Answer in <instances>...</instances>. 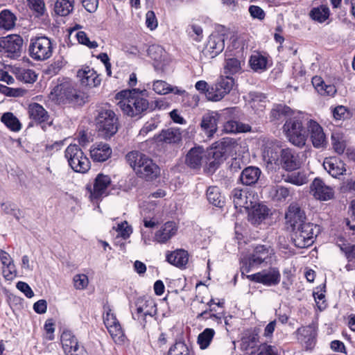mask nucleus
Returning a JSON list of instances; mask_svg holds the SVG:
<instances>
[{
	"label": "nucleus",
	"mask_w": 355,
	"mask_h": 355,
	"mask_svg": "<svg viewBox=\"0 0 355 355\" xmlns=\"http://www.w3.org/2000/svg\"><path fill=\"white\" fill-rule=\"evenodd\" d=\"M107 331L116 343L121 344L124 342L125 336L121 324L110 327Z\"/></svg>",
	"instance_id": "nucleus-55"
},
{
	"label": "nucleus",
	"mask_w": 355,
	"mask_h": 355,
	"mask_svg": "<svg viewBox=\"0 0 355 355\" xmlns=\"http://www.w3.org/2000/svg\"><path fill=\"white\" fill-rule=\"evenodd\" d=\"M293 231L295 232L293 239L295 245L299 248H305L313 245L320 232V227L318 225L306 223Z\"/></svg>",
	"instance_id": "nucleus-4"
},
{
	"label": "nucleus",
	"mask_w": 355,
	"mask_h": 355,
	"mask_svg": "<svg viewBox=\"0 0 355 355\" xmlns=\"http://www.w3.org/2000/svg\"><path fill=\"white\" fill-rule=\"evenodd\" d=\"M74 0H57L55 3V12L60 16L68 15L73 8Z\"/></svg>",
	"instance_id": "nucleus-44"
},
{
	"label": "nucleus",
	"mask_w": 355,
	"mask_h": 355,
	"mask_svg": "<svg viewBox=\"0 0 355 355\" xmlns=\"http://www.w3.org/2000/svg\"><path fill=\"white\" fill-rule=\"evenodd\" d=\"M207 198L208 201L216 207H222L223 199L216 187H209L207 190Z\"/></svg>",
	"instance_id": "nucleus-48"
},
{
	"label": "nucleus",
	"mask_w": 355,
	"mask_h": 355,
	"mask_svg": "<svg viewBox=\"0 0 355 355\" xmlns=\"http://www.w3.org/2000/svg\"><path fill=\"white\" fill-rule=\"evenodd\" d=\"M104 311L103 320L107 329L120 324L116 315L109 306L104 307Z\"/></svg>",
	"instance_id": "nucleus-53"
},
{
	"label": "nucleus",
	"mask_w": 355,
	"mask_h": 355,
	"mask_svg": "<svg viewBox=\"0 0 355 355\" xmlns=\"http://www.w3.org/2000/svg\"><path fill=\"white\" fill-rule=\"evenodd\" d=\"M177 231L178 226L175 222H166L156 232L155 239L158 243H164L171 239L176 234Z\"/></svg>",
	"instance_id": "nucleus-31"
},
{
	"label": "nucleus",
	"mask_w": 355,
	"mask_h": 355,
	"mask_svg": "<svg viewBox=\"0 0 355 355\" xmlns=\"http://www.w3.org/2000/svg\"><path fill=\"white\" fill-rule=\"evenodd\" d=\"M214 335L215 331L211 328H206L200 333L198 336L197 340L200 349H207L209 346Z\"/></svg>",
	"instance_id": "nucleus-47"
},
{
	"label": "nucleus",
	"mask_w": 355,
	"mask_h": 355,
	"mask_svg": "<svg viewBox=\"0 0 355 355\" xmlns=\"http://www.w3.org/2000/svg\"><path fill=\"white\" fill-rule=\"evenodd\" d=\"M239 145L237 141L230 137L223 138L221 140L214 144L213 157L214 162L210 163V166L214 164L215 162L225 159L227 156H233L236 154Z\"/></svg>",
	"instance_id": "nucleus-9"
},
{
	"label": "nucleus",
	"mask_w": 355,
	"mask_h": 355,
	"mask_svg": "<svg viewBox=\"0 0 355 355\" xmlns=\"http://www.w3.org/2000/svg\"><path fill=\"white\" fill-rule=\"evenodd\" d=\"M323 167L333 178H338L346 171L345 164L338 157H326L323 162Z\"/></svg>",
	"instance_id": "nucleus-23"
},
{
	"label": "nucleus",
	"mask_w": 355,
	"mask_h": 355,
	"mask_svg": "<svg viewBox=\"0 0 355 355\" xmlns=\"http://www.w3.org/2000/svg\"><path fill=\"white\" fill-rule=\"evenodd\" d=\"M310 191L315 198L320 200H329L334 196V189L327 185L321 178H315L310 186Z\"/></svg>",
	"instance_id": "nucleus-17"
},
{
	"label": "nucleus",
	"mask_w": 355,
	"mask_h": 355,
	"mask_svg": "<svg viewBox=\"0 0 355 355\" xmlns=\"http://www.w3.org/2000/svg\"><path fill=\"white\" fill-rule=\"evenodd\" d=\"M242 63L244 64V62L235 58L226 59L224 65L225 74L230 76L231 75L240 73L242 71Z\"/></svg>",
	"instance_id": "nucleus-41"
},
{
	"label": "nucleus",
	"mask_w": 355,
	"mask_h": 355,
	"mask_svg": "<svg viewBox=\"0 0 355 355\" xmlns=\"http://www.w3.org/2000/svg\"><path fill=\"white\" fill-rule=\"evenodd\" d=\"M182 131L177 127H172L162 130L161 132L155 136L157 142H164L168 144H179L182 141Z\"/></svg>",
	"instance_id": "nucleus-21"
},
{
	"label": "nucleus",
	"mask_w": 355,
	"mask_h": 355,
	"mask_svg": "<svg viewBox=\"0 0 355 355\" xmlns=\"http://www.w3.org/2000/svg\"><path fill=\"white\" fill-rule=\"evenodd\" d=\"M261 174L258 167L248 166L241 173L240 180L243 184L250 186L257 182Z\"/></svg>",
	"instance_id": "nucleus-34"
},
{
	"label": "nucleus",
	"mask_w": 355,
	"mask_h": 355,
	"mask_svg": "<svg viewBox=\"0 0 355 355\" xmlns=\"http://www.w3.org/2000/svg\"><path fill=\"white\" fill-rule=\"evenodd\" d=\"M49 98L57 104L80 103L83 100L72 82L69 80H60L51 90Z\"/></svg>",
	"instance_id": "nucleus-2"
},
{
	"label": "nucleus",
	"mask_w": 355,
	"mask_h": 355,
	"mask_svg": "<svg viewBox=\"0 0 355 355\" xmlns=\"http://www.w3.org/2000/svg\"><path fill=\"white\" fill-rule=\"evenodd\" d=\"M76 37L80 44L85 45L89 49H95L98 46L97 42L96 41H90L84 31L77 32Z\"/></svg>",
	"instance_id": "nucleus-58"
},
{
	"label": "nucleus",
	"mask_w": 355,
	"mask_h": 355,
	"mask_svg": "<svg viewBox=\"0 0 355 355\" xmlns=\"http://www.w3.org/2000/svg\"><path fill=\"white\" fill-rule=\"evenodd\" d=\"M259 342V336L257 334L248 331L241 338V349L247 351L250 348H254Z\"/></svg>",
	"instance_id": "nucleus-45"
},
{
	"label": "nucleus",
	"mask_w": 355,
	"mask_h": 355,
	"mask_svg": "<svg viewBox=\"0 0 355 355\" xmlns=\"http://www.w3.org/2000/svg\"><path fill=\"white\" fill-rule=\"evenodd\" d=\"M146 94V90H123L116 94L115 98L119 101L117 105L122 112L129 116L134 117L148 110L149 103L145 98Z\"/></svg>",
	"instance_id": "nucleus-1"
},
{
	"label": "nucleus",
	"mask_w": 355,
	"mask_h": 355,
	"mask_svg": "<svg viewBox=\"0 0 355 355\" xmlns=\"http://www.w3.org/2000/svg\"><path fill=\"white\" fill-rule=\"evenodd\" d=\"M22 45L23 39L19 35L0 37V52L7 53L10 57L19 56Z\"/></svg>",
	"instance_id": "nucleus-13"
},
{
	"label": "nucleus",
	"mask_w": 355,
	"mask_h": 355,
	"mask_svg": "<svg viewBox=\"0 0 355 355\" xmlns=\"http://www.w3.org/2000/svg\"><path fill=\"white\" fill-rule=\"evenodd\" d=\"M64 153L69 165L74 171L84 173L90 168L89 159L76 144L69 145Z\"/></svg>",
	"instance_id": "nucleus-6"
},
{
	"label": "nucleus",
	"mask_w": 355,
	"mask_h": 355,
	"mask_svg": "<svg viewBox=\"0 0 355 355\" xmlns=\"http://www.w3.org/2000/svg\"><path fill=\"white\" fill-rule=\"evenodd\" d=\"M2 272L6 279H12L16 276V267L13 261L3 266Z\"/></svg>",
	"instance_id": "nucleus-64"
},
{
	"label": "nucleus",
	"mask_w": 355,
	"mask_h": 355,
	"mask_svg": "<svg viewBox=\"0 0 355 355\" xmlns=\"http://www.w3.org/2000/svg\"><path fill=\"white\" fill-rule=\"evenodd\" d=\"M283 129L291 144L300 148L305 146L309 135L303 127L300 114L288 119Z\"/></svg>",
	"instance_id": "nucleus-3"
},
{
	"label": "nucleus",
	"mask_w": 355,
	"mask_h": 355,
	"mask_svg": "<svg viewBox=\"0 0 355 355\" xmlns=\"http://www.w3.org/2000/svg\"><path fill=\"white\" fill-rule=\"evenodd\" d=\"M136 174L140 178L147 180H152L156 178L159 174V168L153 162L149 157L146 158L136 171Z\"/></svg>",
	"instance_id": "nucleus-24"
},
{
	"label": "nucleus",
	"mask_w": 355,
	"mask_h": 355,
	"mask_svg": "<svg viewBox=\"0 0 355 355\" xmlns=\"http://www.w3.org/2000/svg\"><path fill=\"white\" fill-rule=\"evenodd\" d=\"M224 47L225 42L223 35H211L201 52V55L207 59L214 58L223 51Z\"/></svg>",
	"instance_id": "nucleus-15"
},
{
	"label": "nucleus",
	"mask_w": 355,
	"mask_h": 355,
	"mask_svg": "<svg viewBox=\"0 0 355 355\" xmlns=\"http://www.w3.org/2000/svg\"><path fill=\"white\" fill-rule=\"evenodd\" d=\"M305 220L306 215L304 211L297 205H291L288 207L286 214V222L292 230H295L299 226L306 223Z\"/></svg>",
	"instance_id": "nucleus-19"
},
{
	"label": "nucleus",
	"mask_w": 355,
	"mask_h": 355,
	"mask_svg": "<svg viewBox=\"0 0 355 355\" xmlns=\"http://www.w3.org/2000/svg\"><path fill=\"white\" fill-rule=\"evenodd\" d=\"M294 111H293L288 106L282 104L274 105L270 112V119L272 121L278 122L286 120L295 116Z\"/></svg>",
	"instance_id": "nucleus-33"
},
{
	"label": "nucleus",
	"mask_w": 355,
	"mask_h": 355,
	"mask_svg": "<svg viewBox=\"0 0 355 355\" xmlns=\"http://www.w3.org/2000/svg\"><path fill=\"white\" fill-rule=\"evenodd\" d=\"M234 85V79L230 76H220L217 81L209 87L206 97L211 101H219L230 92Z\"/></svg>",
	"instance_id": "nucleus-8"
},
{
	"label": "nucleus",
	"mask_w": 355,
	"mask_h": 355,
	"mask_svg": "<svg viewBox=\"0 0 355 355\" xmlns=\"http://www.w3.org/2000/svg\"><path fill=\"white\" fill-rule=\"evenodd\" d=\"M223 130L227 133L247 132L251 130V127L248 124L231 120L225 123Z\"/></svg>",
	"instance_id": "nucleus-40"
},
{
	"label": "nucleus",
	"mask_w": 355,
	"mask_h": 355,
	"mask_svg": "<svg viewBox=\"0 0 355 355\" xmlns=\"http://www.w3.org/2000/svg\"><path fill=\"white\" fill-rule=\"evenodd\" d=\"M112 230L117 232L116 237H121L124 240L128 239L132 233V228L126 220L118 223L116 226L112 227Z\"/></svg>",
	"instance_id": "nucleus-50"
},
{
	"label": "nucleus",
	"mask_w": 355,
	"mask_h": 355,
	"mask_svg": "<svg viewBox=\"0 0 355 355\" xmlns=\"http://www.w3.org/2000/svg\"><path fill=\"white\" fill-rule=\"evenodd\" d=\"M146 25L150 31L155 30L158 26V21L153 11L149 10L146 14Z\"/></svg>",
	"instance_id": "nucleus-62"
},
{
	"label": "nucleus",
	"mask_w": 355,
	"mask_h": 355,
	"mask_svg": "<svg viewBox=\"0 0 355 355\" xmlns=\"http://www.w3.org/2000/svg\"><path fill=\"white\" fill-rule=\"evenodd\" d=\"M16 16L8 10H3L0 12V29L10 31L12 29L16 23Z\"/></svg>",
	"instance_id": "nucleus-38"
},
{
	"label": "nucleus",
	"mask_w": 355,
	"mask_h": 355,
	"mask_svg": "<svg viewBox=\"0 0 355 355\" xmlns=\"http://www.w3.org/2000/svg\"><path fill=\"white\" fill-rule=\"evenodd\" d=\"M250 280L262 284L267 286L277 285L281 279V275L279 270L276 268H270L268 270H263L261 272L249 275Z\"/></svg>",
	"instance_id": "nucleus-14"
},
{
	"label": "nucleus",
	"mask_w": 355,
	"mask_h": 355,
	"mask_svg": "<svg viewBox=\"0 0 355 355\" xmlns=\"http://www.w3.org/2000/svg\"><path fill=\"white\" fill-rule=\"evenodd\" d=\"M316 331L317 327L314 323L298 328L297 339L304 343L307 349L311 348L315 343Z\"/></svg>",
	"instance_id": "nucleus-26"
},
{
	"label": "nucleus",
	"mask_w": 355,
	"mask_h": 355,
	"mask_svg": "<svg viewBox=\"0 0 355 355\" xmlns=\"http://www.w3.org/2000/svg\"><path fill=\"white\" fill-rule=\"evenodd\" d=\"M306 128L313 147L315 148H325L327 141L322 126L317 121L310 119L306 123Z\"/></svg>",
	"instance_id": "nucleus-16"
},
{
	"label": "nucleus",
	"mask_w": 355,
	"mask_h": 355,
	"mask_svg": "<svg viewBox=\"0 0 355 355\" xmlns=\"http://www.w3.org/2000/svg\"><path fill=\"white\" fill-rule=\"evenodd\" d=\"M250 355H278L275 347L266 344L261 345L257 350L250 353Z\"/></svg>",
	"instance_id": "nucleus-57"
},
{
	"label": "nucleus",
	"mask_w": 355,
	"mask_h": 355,
	"mask_svg": "<svg viewBox=\"0 0 355 355\" xmlns=\"http://www.w3.org/2000/svg\"><path fill=\"white\" fill-rule=\"evenodd\" d=\"M28 51L30 57L34 60H46L49 59L53 53L51 40L45 36L31 38Z\"/></svg>",
	"instance_id": "nucleus-5"
},
{
	"label": "nucleus",
	"mask_w": 355,
	"mask_h": 355,
	"mask_svg": "<svg viewBox=\"0 0 355 355\" xmlns=\"http://www.w3.org/2000/svg\"><path fill=\"white\" fill-rule=\"evenodd\" d=\"M251 68L255 71H263L267 69L268 59L260 53H254L250 59Z\"/></svg>",
	"instance_id": "nucleus-43"
},
{
	"label": "nucleus",
	"mask_w": 355,
	"mask_h": 355,
	"mask_svg": "<svg viewBox=\"0 0 355 355\" xmlns=\"http://www.w3.org/2000/svg\"><path fill=\"white\" fill-rule=\"evenodd\" d=\"M15 75L18 80L26 83H33L37 80L35 72L29 69L19 68L15 71Z\"/></svg>",
	"instance_id": "nucleus-46"
},
{
	"label": "nucleus",
	"mask_w": 355,
	"mask_h": 355,
	"mask_svg": "<svg viewBox=\"0 0 355 355\" xmlns=\"http://www.w3.org/2000/svg\"><path fill=\"white\" fill-rule=\"evenodd\" d=\"M60 341L66 355H73L78 349V340L71 331H63L60 336Z\"/></svg>",
	"instance_id": "nucleus-30"
},
{
	"label": "nucleus",
	"mask_w": 355,
	"mask_h": 355,
	"mask_svg": "<svg viewBox=\"0 0 355 355\" xmlns=\"http://www.w3.org/2000/svg\"><path fill=\"white\" fill-rule=\"evenodd\" d=\"M167 355H190V351L184 342L177 341L170 347Z\"/></svg>",
	"instance_id": "nucleus-52"
},
{
	"label": "nucleus",
	"mask_w": 355,
	"mask_h": 355,
	"mask_svg": "<svg viewBox=\"0 0 355 355\" xmlns=\"http://www.w3.org/2000/svg\"><path fill=\"white\" fill-rule=\"evenodd\" d=\"M96 122L98 132L105 138H110L117 132V118L111 110H101Z\"/></svg>",
	"instance_id": "nucleus-7"
},
{
	"label": "nucleus",
	"mask_w": 355,
	"mask_h": 355,
	"mask_svg": "<svg viewBox=\"0 0 355 355\" xmlns=\"http://www.w3.org/2000/svg\"><path fill=\"white\" fill-rule=\"evenodd\" d=\"M111 184V178L106 175L99 173L94 180L93 187H88L89 198L93 202H98L108 194V187Z\"/></svg>",
	"instance_id": "nucleus-10"
},
{
	"label": "nucleus",
	"mask_w": 355,
	"mask_h": 355,
	"mask_svg": "<svg viewBox=\"0 0 355 355\" xmlns=\"http://www.w3.org/2000/svg\"><path fill=\"white\" fill-rule=\"evenodd\" d=\"M112 152L109 144L103 142L94 144L89 150L91 158L98 162L106 161L111 156Z\"/></svg>",
	"instance_id": "nucleus-27"
},
{
	"label": "nucleus",
	"mask_w": 355,
	"mask_h": 355,
	"mask_svg": "<svg viewBox=\"0 0 355 355\" xmlns=\"http://www.w3.org/2000/svg\"><path fill=\"white\" fill-rule=\"evenodd\" d=\"M279 143L277 141L267 140L262 149V157L268 168L277 166L282 152Z\"/></svg>",
	"instance_id": "nucleus-11"
},
{
	"label": "nucleus",
	"mask_w": 355,
	"mask_h": 355,
	"mask_svg": "<svg viewBox=\"0 0 355 355\" xmlns=\"http://www.w3.org/2000/svg\"><path fill=\"white\" fill-rule=\"evenodd\" d=\"M269 196L274 201L284 202L290 196V190L280 185L272 186L269 189Z\"/></svg>",
	"instance_id": "nucleus-39"
},
{
	"label": "nucleus",
	"mask_w": 355,
	"mask_h": 355,
	"mask_svg": "<svg viewBox=\"0 0 355 355\" xmlns=\"http://www.w3.org/2000/svg\"><path fill=\"white\" fill-rule=\"evenodd\" d=\"M30 7L38 15H42L45 12V4L43 0H28Z\"/></svg>",
	"instance_id": "nucleus-63"
},
{
	"label": "nucleus",
	"mask_w": 355,
	"mask_h": 355,
	"mask_svg": "<svg viewBox=\"0 0 355 355\" xmlns=\"http://www.w3.org/2000/svg\"><path fill=\"white\" fill-rule=\"evenodd\" d=\"M232 198L236 208L248 207L247 196L245 195V193L241 189H234L232 191Z\"/></svg>",
	"instance_id": "nucleus-51"
},
{
	"label": "nucleus",
	"mask_w": 355,
	"mask_h": 355,
	"mask_svg": "<svg viewBox=\"0 0 355 355\" xmlns=\"http://www.w3.org/2000/svg\"><path fill=\"white\" fill-rule=\"evenodd\" d=\"M206 160L205 153L202 147L192 148L187 154L186 164L191 168H199Z\"/></svg>",
	"instance_id": "nucleus-28"
},
{
	"label": "nucleus",
	"mask_w": 355,
	"mask_h": 355,
	"mask_svg": "<svg viewBox=\"0 0 355 355\" xmlns=\"http://www.w3.org/2000/svg\"><path fill=\"white\" fill-rule=\"evenodd\" d=\"M340 249L345 253L348 261L355 263V245L343 243L340 245Z\"/></svg>",
	"instance_id": "nucleus-61"
},
{
	"label": "nucleus",
	"mask_w": 355,
	"mask_h": 355,
	"mask_svg": "<svg viewBox=\"0 0 355 355\" xmlns=\"http://www.w3.org/2000/svg\"><path fill=\"white\" fill-rule=\"evenodd\" d=\"M153 89L155 93L159 95H166L169 93H173L182 96L187 95V92L184 89L176 86H172L166 81L161 80H157L153 82Z\"/></svg>",
	"instance_id": "nucleus-29"
},
{
	"label": "nucleus",
	"mask_w": 355,
	"mask_h": 355,
	"mask_svg": "<svg viewBox=\"0 0 355 355\" xmlns=\"http://www.w3.org/2000/svg\"><path fill=\"white\" fill-rule=\"evenodd\" d=\"M78 76L80 78L81 83L89 87H96L101 83V79L93 69L87 67L78 71Z\"/></svg>",
	"instance_id": "nucleus-32"
},
{
	"label": "nucleus",
	"mask_w": 355,
	"mask_h": 355,
	"mask_svg": "<svg viewBox=\"0 0 355 355\" xmlns=\"http://www.w3.org/2000/svg\"><path fill=\"white\" fill-rule=\"evenodd\" d=\"M1 121L12 131L17 132L21 129V123L11 112L4 113L1 116Z\"/></svg>",
	"instance_id": "nucleus-49"
},
{
	"label": "nucleus",
	"mask_w": 355,
	"mask_h": 355,
	"mask_svg": "<svg viewBox=\"0 0 355 355\" xmlns=\"http://www.w3.org/2000/svg\"><path fill=\"white\" fill-rule=\"evenodd\" d=\"M73 285L76 289L83 290L89 284V279L85 274H77L73 278Z\"/></svg>",
	"instance_id": "nucleus-59"
},
{
	"label": "nucleus",
	"mask_w": 355,
	"mask_h": 355,
	"mask_svg": "<svg viewBox=\"0 0 355 355\" xmlns=\"http://www.w3.org/2000/svg\"><path fill=\"white\" fill-rule=\"evenodd\" d=\"M166 260L168 263L175 266L182 267L187 263L189 255L187 251L178 250L167 254Z\"/></svg>",
	"instance_id": "nucleus-36"
},
{
	"label": "nucleus",
	"mask_w": 355,
	"mask_h": 355,
	"mask_svg": "<svg viewBox=\"0 0 355 355\" xmlns=\"http://www.w3.org/2000/svg\"><path fill=\"white\" fill-rule=\"evenodd\" d=\"M0 92L8 96H21L24 95L25 91L19 88L8 87L0 83Z\"/></svg>",
	"instance_id": "nucleus-60"
},
{
	"label": "nucleus",
	"mask_w": 355,
	"mask_h": 355,
	"mask_svg": "<svg viewBox=\"0 0 355 355\" xmlns=\"http://www.w3.org/2000/svg\"><path fill=\"white\" fill-rule=\"evenodd\" d=\"M286 182L297 186H302L308 182L306 175L301 172L293 173L286 177Z\"/></svg>",
	"instance_id": "nucleus-54"
},
{
	"label": "nucleus",
	"mask_w": 355,
	"mask_h": 355,
	"mask_svg": "<svg viewBox=\"0 0 355 355\" xmlns=\"http://www.w3.org/2000/svg\"><path fill=\"white\" fill-rule=\"evenodd\" d=\"M274 254L273 249L267 245H260L254 248L252 254L249 258L250 265H259L263 262L270 261Z\"/></svg>",
	"instance_id": "nucleus-20"
},
{
	"label": "nucleus",
	"mask_w": 355,
	"mask_h": 355,
	"mask_svg": "<svg viewBox=\"0 0 355 355\" xmlns=\"http://www.w3.org/2000/svg\"><path fill=\"white\" fill-rule=\"evenodd\" d=\"M329 8L327 6L322 5L313 8L309 12V16L313 20L322 23L329 18Z\"/></svg>",
	"instance_id": "nucleus-42"
},
{
	"label": "nucleus",
	"mask_w": 355,
	"mask_h": 355,
	"mask_svg": "<svg viewBox=\"0 0 355 355\" xmlns=\"http://www.w3.org/2000/svg\"><path fill=\"white\" fill-rule=\"evenodd\" d=\"M148 53L156 62H161L165 55L164 49L159 45H151L149 46Z\"/></svg>",
	"instance_id": "nucleus-56"
},
{
	"label": "nucleus",
	"mask_w": 355,
	"mask_h": 355,
	"mask_svg": "<svg viewBox=\"0 0 355 355\" xmlns=\"http://www.w3.org/2000/svg\"><path fill=\"white\" fill-rule=\"evenodd\" d=\"M148 156L146 155L137 151V150H133L131 152H129L126 156L125 159L128 164L130 166V167L133 169V171L136 173L137 169L139 168V166L142 162H144L145 160H146V158Z\"/></svg>",
	"instance_id": "nucleus-37"
},
{
	"label": "nucleus",
	"mask_w": 355,
	"mask_h": 355,
	"mask_svg": "<svg viewBox=\"0 0 355 355\" xmlns=\"http://www.w3.org/2000/svg\"><path fill=\"white\" fill-rule=\"evenodd\" d=\"M270 209L263 204H257L252 206L248 212V220L254 225H259L270 215Z\"/></svg>",
	"instance_id": "nucleus-22"
},
{
	"label": "nucleus",
	"mask_w": 355,
	"mask_h": 355,
	"mask_svg": "<svg viewBox=\"0 0 355 355\" xmlns=\"http://www.w3.org/2000/svg\"><path fill=\"white\" fill-rule=\"evenodd\" d=\"M28 114L32 119L39 123L46 121L49 119L48 112L41 105L37 103L29 105Z\"/></svg>",
	"instance_id": "nucleus-35"
},
{
	"label": "nucleus",
	"mask_w": 355,
	"mask_h": 355,
	"mask_svg": "<svg viewBox=\"0 0 355 355\" xmlns=\"http://www.w3.org/2000/svg\"><path fill=\"white\" fill-rule=\"evenodd\" d=\"M136 307V312L132 314V317L143 326H145L148 316L153 317L157 313L156 304L150 299H139Z\"/></svg>",
	"instance_id": "nucleus-12"
},
{
	"label": "nucleus",
	"mask_w": 355,
	"mask_h": 355,
	"mask_svg": "<svg viewBox=\"0 0 355 355\" xmlns=\"http://www.w3.org/2000/svg\"><path fill=\"white\" fill-rule=\"evenodd\" d=\"M301 164L297 154L289 148L282 150L277 166L288 171H293L300 168Z\"/></svg>",
	"instance_id": "nucleus-18"
},
{
	"label": "nucleus",
	"mask_w": 355,
	"mask_h": 355,
	"mask_svg": "<svg viewBox=\"0 0 355 355\" xmlns=\"http://www.w3.org/2000/svg\"><path fill=\"white\" fill-rule=\"evenodd\" d=\"M218 114L214 112L205 114L202 117L200 127L209 138L213 137L218 130Z\"/></svg>",
	"instance_id": "nucleus-25"
}]
</instances>
